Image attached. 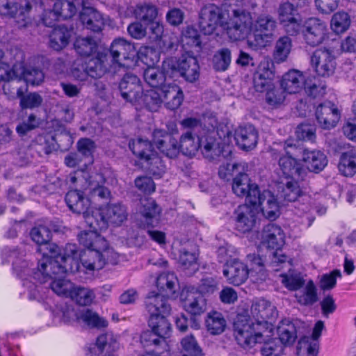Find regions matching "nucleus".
Listing matches in <instances>:
<instances>
[{
    "mask_svg": "<svg viewBox=\"0 0 356 356\" xmlns=\"http://www.w3.org/2000/svg\"><path fill=\"white\" fill-rule=\"evenodd\" d=\"M49 252L42 253V259L39 261L37 268H31L28 261L23 259L25 252L17 248L4 247L1 250L3 263L12 262L13 270L17 277L22 280V285L27 289L30 300L44 301L40 294L42 287L38 286L29 278L39 283H45L49 280L63 277L67 269V264L77 265V251L75 244H67L65 252L61 254L59 247L50 244Z\"/></svg>",
    "mask_w": 356,
    "mask_h": 356,
    "instance_id": "1",
    "label": "nucleus"
},
{
    "mask_svg": "<svg viewBox=\"0 0 356 356\" xmlns=\"http://www.w3.org/2000/svg\"><path fill=\"white\" fill-rule=\"evenodd\" d=\"M243 4L244 0H225L222 8L214 4L205 6L200 13L201 31L211 35L221 26L230 40L244 39L248 35L251 15L243 8Z\"/></svg>",
    "mask_w": 356,
    "mask_h": 356,
    "instance_id": "2",
    "label": "nucleus"
},
{
    "mask_svg": "<svg viewBox=\"0 0 356 356\" xmlns=\"http://www.w3.org/2000/svg\"><path fill=\"white\" fill-rule=\"evenodd\" d=\"M245 171L238 170L232 181L233 193L238 197H245L246 203L250 205L258 204L263 215L269 219L278 216V203L274 195L268 190L262 192L259 186L251 180Z\"/></svg>",
    "mask_w": 356,
    "mask_h": 356,
    "instance_id": "3",
    "label": "nucleus"
},
{
    "mask_svg": "<svg viewBox=\"0 0 356 356\" xmlns=\"http://www.w3.org/2000/svg\"><path fill=\"white\" fill-rule=\"evenodd\" d=\"M183 99L184 94L180 87L176 84H168L161 88H152L145 91L142 90L134 106L136 109L144 107L155 112L165 102L166 107L173 111L181 106Z\"/></svg>",
    "mask_w": 356,
    "mask_h": 356,
    "instance_id": "4",
    "label": "nucleus"
},
{
    "mask_svg": "<svg viewBox=\"0 0 356 356\" xmlns=\"http://www.w3.org/2000/svg\"><path fill=\"white\" fill-rule=\"evenodd\" d=\"M88 226L90 230L83 231L78 235L79 243L87 248V251L81 256L80 260L83 266L87 270H100L106 264L102 252L108 249V243L98 233V231L103 229H95L88 225Z\"/></svg>",
    "mask_w": 356,
    "mask_h": 356,
    "instance_id": "5",
    "label": "nucleus"
},
{
    "mask_svg": "<svg viewBox=\"0 0 356 356\" xmlns=\"http://www.w3.org/2000/svg\"><path fill=\"white\" fill-rule=\"evenodd\" d=\"M270 302L265 300H259L253 305L252 309L258 311V316L261 318L256 323L247 322L246 323H236L234 324L235 338L238 345L245 349L250 348L257 343H261L264 340L261 332L262 328L267 324L266 318L268 317L266 310H272Z\"/></svg>",
    "mask_w": 356,
    "mask_h": 356,
    "instance_id": "6",
    "label": "nucleus"
},
{
    "mask_svg": "<svg viewBox=\"0 0 356 356\" xmlns=\"http://www.w3.org/2000/svg\"><path fill=\"white\" fill-rule=\"evenodd\" d=\"M213 133L208 132L204 136H195L191 131L183 134L179 140V150L183 154L193 156L199 148H202L204 156L214 160L220 154Z\"/></svg>",
    "mask_w": 356,
    "mask_h": 356,
    "instance_id": "7",
    "label": "nucleus"
},
{
    "mask_svg": "<svg viewBox=\"0 0 356 356\" xmlns=\"http://www.w3.org/2000/svg\"><path fill=\"white\" fill-rule=\"evenodd\" d=\"M127 211L121 203L108 204L104 207L95 208L93 216H88L87 225L95 229H106L108 225L120 226L127 218Z\"/></svg>",
    "mask_w": 356,
    "mask_h": 356,
    "instance_id": "8",
    "label": "nucleus"
},
{
    "mask_svg": "<svg viewBox=\"0 0 356 356\" xmlns=\"http://www.w3.org/2000/svg\"><path fill=\"white\" fill-rule=\"evenodd\" d=\"M276 26V20L268 15H260L254 23H252L251 20L248 32V34L250 32L248 40V46L254 49L268 46L272 40Z\"/></svg>",
    "mask_w": 356,
    "mask_h": 356,
    "instance_id": "9",
    "label": "nucleus"
},
{
    "mask_svg": "<svg viewBox=\"0 0 356 356\" xmlns=\"http://www.w3.org/2000/svg\"><path fill=\"white\" fill-rule=\"evenodd\" d=\"M295 178L291 177V179L286 182L281 191V196L285 201L296 203L294 206L296 215L301 217L305 214L308 222L307 227H309L314 220V217L308 214L311 210V205L308 202L309 197L303 193L301 186L298 181L295 180Z\"/></svg>",
    "mask_w": 356,
    "mask_h": 356,
    "instance_id": "10",
    "label": "nucleus"
},
{
    "mask_svg": "<svg viewBox=\"0 0 356 356\" xmlns=\"http://www.w3.org/2000/svg\"><path fill=\"white\" fill-rule=\"evenodd\" d=\"M140 213L144 218L140 227L147 229L150 238L160 245L165 244L166 236L163 232L152 229L154 224L158 223L161 209L152 198H145L141 200Z\"/></svg>",
    "mask_w": 356,
    "mask_h": 356,
    "instance_id": "11",
    "label": "nucleus"
},
{
    "mask_svg": "<svg viewBox=\"0 0 356 356\" xmlns=\"http://www.w3.org/2000/svg\"><path fill=\"white\" fill-rule=\"evenodd\" d=\"M285 234L282 228L274 224L269 223L264 227L262 233V243L268 249L275 250L272 253L271 266L274 270H279L277 268L280 264L286 261L287 257L280 254L279 250L284 245L285 241Z\"/></svg>",
    "mask_w": 356,
    "mask_h": 356,
    "instance_id": "12",
    "label": "nucleus"
},
{
    "mask_svg": "<svg viewBox=\"0 0 356 356\" xmlns=\"http://www.w3.org/2000/svg\"><path fill=\"white\" fill-rule=\"evenodd\" d=\"M284 149L285 154L280 158L278 162L283 174L286 177L303 180L306 170L297 159L302 154V148L287 140L284 143Z\"/></svg>",
    "mask_w": 356,
    "mask_h": 356,
    "instance_id": "13",
    "label": "nucleus"
},
{
    "mask_svg": "<svg viewBox=\"0 0 356 356\" xmlns=\"http://www.w3.org/2000/svg\"><path fill=\"white\" fill-rule=\"evenodd\" d=\"M165 72H171V75L177 72L188 82H195L200 76V66L195 56L183 55L179 60L168 58L163 62Z\"/></svg>",
    "mask_w": 356,
    "mask_h": 356,
    "instance_id": "14",
    "label": "nucleus"
},
{
    "mask_svg": "<svg viewBox=\"0 0 356 356\" xmlns=\"http://www.w3.org/2000/svg\"><path fill=\"white\" fill-rule=\"evenodd\" d=\"M34 0H0V15L15 19L19 28L26 27L31 22L29 13Z\"/></svg>",
    "mask_w": 356,
    "mask_h": 356,
    "instance_id": "15",
    "label": "nucleus"
},
{
    "mask_svg": "<svg viewBox=\"0 0 356 356\" xmlns=\"http://www.w3.org/2000/svg\"><path fill=\"white\" fill-rule=\"evenodd\" d=\"M180 300L186 312L193 316H200L207 310V298L193 286L184 288Z\"/></svg>",
    "mask_w": 356,
    "mask_h": 356,
    "instance_id": "16",
    "label": "nucleus"
},
{
    "mask_svg": "<svg viewBox=\"0 0 356 356\" xmlns=\"http://www.w3.org/2000/svg\"><path fill=\"white\" fill-rule=\"evenodd\" d=\"M327 34L326 23L317 17H309L303 23L302 35L307 45L316 47L321 44Z\"/></svg>",
    "mask_w": 356,
    "mask_h": 356,
    "instance_id": "17",
    "label": "nucleus"
},
{
    "mask_svg": "<svg viewBox=\"0 0 356 356\" xmlns=\"http://www.w3.org/2000/svg\"><path fill=\"white\" fill-rule=\"evenodd\" d=\"M76 12V7L72 2L58 0L54 3L52 9L44 8L41 20L46 26L52 27L57 21L70 18Z\"/></svg>",
    "mask_w": 356,
    "mask_h": 356,
    "instance_id": "18",
    "label": "nucleus"
},
{
    "mask_svg": "<svg viewBox=\"0 0 356 356\" xmlns=\"http://www.w3.org/2000/svg\"><path fill=\"white\" fill-rule=\"evenodd\" d=\"M113 62L123 67H129L134 61L136 49L132 44L122 38L115 39L110 47Z\"/></svg>",
    "mask_w": 356,
    "mask_h": 356,
    "instance_id": "19",
    "label": "nucleus"
},
{
    "mask_svg": "<svg viewBox=\"0 0 356 356\" xmlns=\"http://www.w3.org/2000/svg\"><path fill=\"white\" fill-rule=\"evenodd\" d=\"M83 178L86 180V189L88 191L89 199L92 201H107L111 199V191L104 186L106 179L102 174L92 173L89 175L83 172Z\"/></svg>",
    "mask_w": 356,
    "mask_h": 356,
    "instance_id": "20",
    "label": "nucleus"
},
{
    "mask_svg": "<svg viewBox=\"0 0 356 356\" xmlns=\"http://www.w3.org/2000/svg\"><path fill=\"white\" fill-rule=\"evenodd\" d=\"M312 67L318 76H330L336 68L335 57L332 51L326 48L316 49L311 57Z\"/></svg>",
    "mask_w": 356,
    "mask_h": 356,
    "instance_id": "21",
    "label": "nucleus"
},
{
    "mask_svg": "<svg viewBox=\"0 0 356 356\" xmlns=\"http://www.w3.org/2000/svg\"><path fill=\"white\" fill-rule=\"evenodd\" d=\"M260 207L257 204L248 205V203L239 205L234 212V220L236 229L245 233L252 229L256 222V212Z\"/></svg>",
    "mask_w": 356,
    "mask_h": 356,
    "instance_id": "22",
    "label": "nucleus"
},
{
    "mask_svg": "<svg viewBox=\"0 0 356 356\" xmlns=\"http://www.w3.org/2000/svg\"><path fill=\"white\" fill-rule=\"evenodd\" d=\"M65 202L69 209L74 213L83 214V217L87 224V217L93 216L95 208L91 207V200L83 195L82 191L71 190L65 195Z\"/></svg>",
    "mask_w": 356,
    "mask_h": 356,
    "instance_id": "23",
    "label": "nucleus"
},
{
    "mask_svg": "<svg viewBox=\"0 0 356 356\" xmlns=\"http://www.w3.org/2000/svg\"><path fill=\"white\" fill-rule=\"evenodd\" d=\"M315 115L318 123L325 129L334 127L341 116L337 106L329 101L320 104L316 108Z\"/></svg>",
    "mask_w": 356,
    "mask_h": 356,
    "instance_id": "24",
    "label": "nucleus"
},
{
    "mask_svg": "<svg viewBox=\"0 0 356 356\" xmlns=\"http://www.w3.org/2000/svg\"><path fill=\"white\" fill-rule=\"evenodd\" d=\"M153 140L156 147L169 158L176 157L180 152L177 140L166 131L154 130Z\"/></svg>",
    "mask_w": 356,
    "mask_h": 356,
    "instance_id": "25",
    "label": "nucleus"
},
{
    "mask_svg": "<svg viewBox=\"0 0 356 356\" xmlns=\"http://www.w3.org/2000/svg\"><path fill=\"white\" fill-rule=\"evenodd\" d=\"M119 89L122 98L134 105L143 88L137 76L127 73L119 83Z\"/></svg>",
    "mask_w": 356,
    "mask_h": 356,
    "instance_id": "26",
    "label": "nucleus"
},
{
    "mask_svg": "<svg viewBox=\"0 0 356 356\" xmlns=\"http://www.w3.org/2000/svg\"><path fill=\"white\" fill-rule=\"evenodd\" d=\"M223 275L229 283L239 286L246 281L250 275V271L246 264L234 258L230 264L225 265Z\"/></svg>",
    "mask_w": 356,
    "mask_h": 356,
    "instance_id": "27",
    "label": "nucleus"
},
{
    "mask_svg": "<svg viewBox=\"0 0 356 356\" xmlns=\"http://www.w3.org/2000/svg\"><path fill=\"white\" fill-rule=\"evenodd\" d=\"M145 305L149 316L168 315L171 310L165 296L154 291L148 293Z\"/></svg>",
    "mask_w": 356,
    "mask_h": 356,
    "instance_id": "28",
    "label": "nucleus"
},
{
    "mask_svg": "<svg viewBox=\"0 0 356 356\" xmlns=\"http://www.w3.org/2000/svg\"><path fill=\"white\" fill-rule=\"evenodd\" d=\"M234 139L242 149L250 150L257 145L258 133L252 124L240 126L235 130Z\"/></svg>",
    "mask_w": 356,
    "mask_h": 356,
    "instance_id": "29",
    "label": "nucleus"
},
{
    "mask_svg": "<svg viewBox=\"0 0 356 356\" xmlns=\"http://www.w3.org/2000/svg\"><path fill=\"white\" fill-rule=\"evenodd\" d=\"M305 83L306 79L302 72L291 70L282 76L280 86L284 92L295 94L302 90Z\"/></svg>",
    "mask_w": 356,
    "mask_h": 356,
    "instance_id": "30",
    "label": "nucleus"
},
{
    "mask_svg": "<svg viewBox=\"0 0 356 356\" xmlns=\"http://www.w3.org/2000/svg\"><path fill=\"white\" fill-rule=\"evenodd\" d=\"M119 347V343L112 333L101 334L97 338L96 343L88 348L89 356H99L104 350L108 353L115 351Z\"/></svg>",
    "mask_w": 356,
    "mask_h": 356,
    "instance_id": "31",
    "label": "nucleus"
},
{
    "mask_svg": "<svg viewBox=\"0 0 356 356\" xmlns=\"http://www.w3.org/2000/svg\"><path fill=\"white\" fill-rule=\"evenodd\" d=\"M84 64L88 76L101 78L108 70L107 55L98 53L95 57L87 59Z\"/></svg>",
    "mask_w": 356,
    "mask_h": 356,
    "instance_id": "32",
    "label": "nucleus"
},
{
    "mask_svg": "<svg viewBox=\"0 0 356 356\" xmlns=\"http://www.w3.org/2000/svg\"><path fill=\"white\" fill-rule=\"evenodd\" d=\"M274 74L268 63H261L254 74L253 84L256 91L263 92L271 86Z\"/></svg>",
    "mask_w": 356,
    "mask_h": 356,
    "instance_id": "33",
    "label": "nucleus"
},
{
    "mask_svg": "<svg viewBox=\"0 0 356 356\" xmlns=\"http://www.w3.org/2000/svg\"><path fill=\"white\" fill-rule=\"evenodd\" d=\"M80 20L83 25L93 32L102 30L104 22L101 14L92 8H85L80 13Z\"/></svg>",
    "mask_w": 356,
    "mask_h": 356,
    "instance_id": "34",
    "label": "nucleus"
},
{
    "mask_svg": "<svg viewBox=\"0 0 356 356\" xmlns=\"http://www.w3.org/2000/svg\"><path fill=\"white\" fill-rule=\"evenodd\" d=\"M247 261L250 268V276L253 282H258L264 281L267 277L265 270L264 261L261 257L256 254H249L247 255Z\"/></svg>",
    "mask_w": 356,
    "mask_h": 356,
    "instance_id": "35",
    "label": "nucleus"
},
{
    "mask_svg": "<svg viewBox=\"0 0 356 356\" xmlns=\"http://www.w3.org/2000/svg\"><path fill=\"white\" fill-rule=\"evenodd\" d=\"M279 342L283 346L292 345L297 339L295 325L289 319L282 320L277 327Z\"/></svg>",
    "mask_w": 356,
    "mask_h": 356,
    "instance_id": "36",
    "label": "nucleus"
},
{
    "mask_svg": "<svg viewBox=\"0 0 356 356\" xmlns=\"http://www.w3.org/2000/svg\"><path fill=\"white\" fill-rule=\"evenodd\" d=\"M302 159L310 171H321L327 165V160L325 155L319 150H302Z\"/></svg>",
    "mask_w": 356,
    "mask_h": 356,
    "instance_id": "37",
    "label": "nucleus"
},
{
    "mask_svg": "<svg viewBox=\"0 0 356 356\" xmlns=\"http://www.w3.org/2000/svg\"><path fill=\"white\" fill-rule=\"evenodd\" d=\"M297 302L302 306H312L318 301L317 289L312 280H309L295 293Z\"/></svg>",
    "mask_w": 356,
    "mask_h": 356,
    "instance_id": "38",
    "label": "nucleus"
},
{
    "mask_svg": "<svg viewBox=\"0 0 356 356\" xmlns=\"http://www.w3.org/2000/svg\"><path fill=\"white\" fill-rule=\"evenodd\" d=\"M71 30L65 26H58L49 35V45L54 50L59 51L66 47L71 37Z\"/></svg>",
    "mask_w": 356,
    "mask_h": 356,
    "instance_id": "39",
    "label": "nucleus"
},
{
    "mask_svg": "<svg viewBox=\"0 0 356 356\" xmlns=\"http://www.w3.org/2000/svg\"><path fill=\"white\" fill-rule=\"evenodd\" d=\"M129 149L133 154L137 156L143 163L154 152L152 143L148 140H143L140 138L134 139L129 143Z\"/></svg>",
    "mask_w": 356,
    "mask_h": 356,
    "instance_id": "40",
    "label": "nucleus"
},
{
    "mask_svg": "<svg viewBox=\"0 0 356 356\" xmlns=\"http://www.w3.org/2000/svg\"><path fill=\"white\" fill-rule=\"evenodd\" d=\"M76 321L83 322L90 327L104 328L108 325L106 320L100 317L97 313L90 309H86L75 312Z\"/></svg>",
    "mask_w": 356,
    "mask_h": 356,
    "instance_id": "41",
    "label": "nucleus"
},
{
    "mask_svg": "<svg viewBox=\"0 0 356 356\" xmlns=\"http://www.w3.org/2000/svg\"><path fill=\"white\" fill-rule=\"evenodd\" d=\"M141 341L146 346H154V351L156 354L163 355L166 352V355H168L170 351L166 340L153 331L144 332L141 335Z\"/></svg>",
    "mask_w": 356,
    "mask_h": 356,
    "instance_id": "42",
    "label": "nucleus"
},
{
    "mask_svg": "<svg viewBox=\"0 0 356 356\" xmlns=\"http://www.w3.org/2000/svg\"><path fill=\"white\" fill-rule=\"evenodd\" d=\"M162 70L154 67H148L143 72L145 81L152 88H161L165 81L166 74L171 76V72H165L162 66Z\"/></svg>",
    "mask_w": 356,
    "mask_h": 356,
    "instance_id": "43",
    "label": "nucleus"
},
{
    "mask_svg": "<svg viewBox=\"0 0 356 356\" xmlns=\"http://www.w3.org/2000/svg\"><path fill=\"white\" fill-rule=\"evenodd\" d=\"M292 48V40L286 35L280 37L275 42L273 57L275 63L286 60Z\"/></svg>",
    "mask_w": 356,
    "mask_h": 356,
    "instance_id": "44",
    "label": "nucleus"
},
{
    "mask_svg": "<svg viewBox=\"0 0 356 356\" xmlns=\"http://www.w3.org/2000/svg\"><path fill=\"white\" fill-rule=\"evenodd\" d=\"M339 170L346 177H352L356 173V151L350 149L343 152L340 158Z\"/></svg>",
    "mask_w": 356,
    "mask_h": 356,
    "instance_id": "45",
    "label": "nucleus"
},
{
    "mask_svg": "<svg viewBox=\"0 0 356 356\" xmlns=\"http://www.w3.org/2000/svg\"><path fill=\"white\" fill-rule=\"evenodd\" d=\"M69 298L79 305L88 306L95 300V293L93 289L74 285Z\"/></svg>",
    "mask_w": 356,
    "mask_h": 356,
    "instance_id": "46",
    "label": "nucleus"
},
{
    "mask_svg": "<svg viewBox=\"0 0 356 356\" xmlns=\"http://www.w3.org/2000/svg\"><path fill=\"white\" fill-rule=\"evenodd\" d=\"M232 62L231 50L227 47L217 50L212 58V66L216 72H225Z\"/></svg>",
    "mask_w": 356,
    "mask_h": 356,
    "instance_id": "47",
    "label": "nucleus"
},
{
    "mask_svg": "<svg viewBox=\"0 0 356 356\" xmlns=\"http://www.w3.org/2000/svg\"><path fill=\"white\" fill-rule=\"evenodd\" d=\"M167 316L168 315H154L149 316L148 321V324L152 331L159 334V336H161V337L165 339L169 337L171 332V325L166 318Z\"/></svg>",
    "mask_w": 356,
    "mask_h": 356,
    "instance_id": "48",
    "label": "nucleus"
},
{
    "mask_svg": "<svg viewBox=\"0 0 356 356\" xmlns=\"http://www.w3.org/2000/svg\"><path fill=\"white\" fill-rule=\"evenodd\" d=\"M282 284L289 291H297L305 284V280L300 273L289 270L286 273L280 275Z\"/></svg>",
    "mask_w": 356,
    "mask_h": 356,
    "instance_id": "49",
    "label": "nucleus"
},
{
    "mask_svg": "<svg viewBox=\"0 0 356 356\" xmlns=\"http://www.w3.org/2000/svg\"><path fill=\"white\" fill-rule=\"evenodd\" d=\"M177 279L173 273H163L156 278V287L161 292L166 293V296L173 294L175 291V286Z\"/></svg>",
    "mask_w": 356,
    "mask_h": 356,
    "instance_id": "50",
    "label": "nucleus"
},
{
    "mask_svg": "<svg viewBox=\"0 0 356 356\" xmlns=\"http://www.w3.org/2000/svg\"><path fill=\"white\" fill-rule=\"evenodd\" d=\"M3 56V52L0 50V60ZM8 65L5 63H0V70L1 69H5V72L3 74H0V79L4 81V84L3 86V91L5 95H10L11 94H14V92L10 90V81H13L17 79L19 80V75L16 72V65H14L12 69L8 70Z\"/></svg>",
    "mask_w": 356,
    "mask_h": 356,
    "instance_id": "51",
    "label": "nucleus"
},
{
    "mask_svg": "<svg viewBox=\"0 0 356 356\" xmlns=\"http://www.w3.org/2000/svg\"><path fill=\"white\" fill-rule=\"evenodd\" d=\"M208 331L212 334H220L226 327V321L222 314L213 312L209 313L206 320Z\"/></svg>",
    "mask_w": 356,
    "mask_h": 356,
    "instance_id": "52",
    "label": "nucleus"
},
{
    "mask_svg": "<svg viewBox=\"0 0 356 356\" xmlns=\"http://www.w3.org/2000/svg\"><path fill=\"white\" fill-rule=\"evenodd\" d=\"M142 163L145 165V167L149 173L156 178L161 177L165 171V165L156 152H154Z\"/></svg>",
    "mask_w": 356,
    "mask_h": 356,
    "instance_id": "53",
    "label": "nucleus"
},
{
    "mask_svg": "<svg viewBox=\"0 0 356 356\" xmlns=\"http://www.w3.org/2000/svg\"><path fill=\"white\" fill-rule=\"evenodd\" d=\"M30 236L33 241L38 245H47V249L49 250L51 243H49L51 238V230L44 225H38L33 227L30 232Z\"/></svg>",
    "mask_w": 356,
    "mask_h": 356,
    "instance_id": "54",
    "label": "nucleus"
},
{
    "mask_svg": "<svg viewBox=\"0 0 356 356\" xmlns=\"http://www.w3.org/2000/svg\"><path fill=\"white\" fill-rule=\"evenodd\" d=\"M330 25L334 33L337 34L344 33L350 25L349 15L343 11L334 13L332 17Z\"/></svg>",
    "mask_w": 356,
    "mask_h": 356,
    "instance_id": "55",
    "label": "nucleus"
},
{
    "mask_svg": "<svg viewBox=\"0 0 356 356\" xmlns=\"http://www.w3.org/2000/svg\"><path fill=\"white\" fill-rule=\"evenodd\" d=\"M17 95L20 98V106L22 109L38 107L42 102V97L36 92L24 95V89L17 88Z\"/></svg>",
    "mask_w": 356,
    "mask_h": 356,
    "instance_id": "56",
    "label": "nucleus"
},
{
    "mask_svg": "<svg viewBox=\"0 0 356 356\" xmlns=\"http://www.w3.org/2000/svg\"><path fill=\"white\" fill-rule=\"evenodd\" d=\"M74 46L77 54L83 56L91 55L97 48L96 42L89 37L77 38Z\"/></svg>",
    "mask_w": 356,
    "mask_h": 356,
    "instance_id": "57",
    "label": "nucleus"
},
{
    "mask_svg": "<svg viewBox=\"0 0 356 356\" xmlns=\"http://www.w3.org/2000/svg\"><path fill=\"white\" fill-rule=\"evenodd\" d=\"M51 280L50 286L53 292L56 293L58 296L66 298L70 297L71 291H72L74 286V284L72 282L63 279V277L53 279Z\"/></svg>",
    "mask_w": 356,
    "mask_h": 356,
    "instance_id": "58",
    "label": "nucleus"
},
{
    "mask_svg": "<svg viewBox=\"0 0 356 356\" xmlns=\"http://www.w3.org/2000/svg\"><path fill=\"white\" fill-rule=\"evenodd\" d=\"M134 15L137 19L149 24L156 18L157 10L156 8L152 5H138L134 10Z\"/></svg>",
    "mask_w": 356,
    "mask_h": 356,
    "instance_id": "59",
    "label": "nucleus"
},
{
    "mask_svg": "<svg viewBox=\"0 0 356 356\" xmlns=\"http://www.w3.org/2000/svg\"><path fill=\"white\" fill-rule=\"evenodd\" d=\"M301 17L298 9L291 3L281 4L278 9V19L280 24Z\"/></svg>",
    "mask_w": 356,
    "mask_h": 356,
    "instance_id": "60",
    "label": "nucleus"
},
{
    "mask_svg": "<svg viewBox=\"0 0 356 356\" xmlns=\"http://www.w3.org/2000/svg\"><path fill=\"white\" fill-rule=\"evenodd\" d=\"M23 79L27 84L38 86L44 79V74L42 70L37 68L23 69L19 80Z\"/></svg>",
    "mask_w": 356,
    "mask_h": 356,
    "instance_id": "61",
    "label": "nucleus"
},
{
    "mask_svg": "<svg viewBox=\"0 0 356 356\" xmlns=\"http://www.w3.org/2000/svg\"><path fill=\"white\" fill-rule=\"evenodd\" d=\"M138 58L151 67L159 60L158 51L150 47H142L137 53Z\"/></svg>",
    "mask_w": 356,
    "mask_h": 356,
    "instance_id": "62",
    "label": "nucleus"
},
{
    "mask_svg": "<svg viewBox=\"0 0 356 356\" xmlns=\"http://www.w3.org/2000/svg\"><path fill=\"white\" fill-rule=\"evenodd\" d=\"M284 350V346L277 339H271L264 343L261 353L263 356H280Z\"/></svg>",
    "mask_w": 356,
    "mask_h": 356,
    "instance_id": "63",
    "label": "nucleus"
},
{
    "mask_svg": "<svg viewBox=\"0 0 356 356\" xmlns=\"http://www.w3.org/2000/svg\"><path fill=\"white\" fill-rule=\"evenodd\" d=\"M248 165L245 162L236 163H227L220 166L218 170V175L221 179H229V176L236 174L238 170L247 171Z\"/></svg>",
    "mask_w": 356,
    "mask_h": 356,
    "instance_id": "64",
    "label": "nucleus"
}]
</instances>
